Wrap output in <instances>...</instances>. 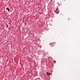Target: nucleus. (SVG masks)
Listing matches in <instances>:
<instances>
[{"mask_svg":"<svg viewBox=\"0 0 80 80\" xmlns=\"http://www.w3.org/2000/svg\"><path fill=\"white\" fill-rule=\"evenodd\" d=\"M8 25H7V27H6V28H8Z\"/></svg>","mask_w":80,"mask_h":80,"instance_id":"3","label":"nucleus"},{"mask_svg":"<svg viewBox=\"0 0 80 80\" xmlns=\"http://www.w3.org/2000/svg\"><path fill=\"white\" fill-rule=\"evenodd\" d=\"M52 43H50L49 44V45H52Z\"/></svg>","mask_w":80,"mask_h":80,"instance_id":"4","label":"nucleus"},{"mask_svg":"<svg viewBox=\"0 0 80 80\" xmlns=\"http://www.w3.org/2000/svg\"><path fill=\"white\" fill-rule=\"evenodd\" d=\"M47 75H50V73H49L48 72H47Z\"/></svg>","mask_w":80,"mask_h":80,"instance_id":"2","label":"nucleus"},{"mask_svg":"<svg viewBox=\"0 0 80 80\" xmlns=\"http://www.w3.org/2000/svg\"><path fill=\"white\" fill-rule=\"evenodd\" d=\"M6 9V10H8V12H9V11H10V9L8 7H7Z\"/></svg>","mask_w":80,"mask_h":80,"instance_id":"1","label":"nucleus"}]
</instances>
